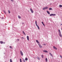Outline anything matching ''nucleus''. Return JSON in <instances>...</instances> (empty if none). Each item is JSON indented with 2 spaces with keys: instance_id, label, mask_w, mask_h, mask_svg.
I'll list each match as a JSON object with an SVG mask.
<instances>
[{
  "instance_id": "ddd939ff",
  "label": "nucleus",
  "mask_w": 62,
  "mask_h": 62,
  "mask_svg": "<svg viewBox=\"0 0 62 62\" xmlns=\"http://www.w3.org/2000/svg\"><path fill=\"white\" fill-rule=\"evenodd\" d=\"M49 54L52 57H53V55L52 54H51V53H49Z\"/></svg>"
},
{
  "instance_id": "bb28decb",
  "label": "nucleus",
  "mask_w": 62,
  "mask_h": 62,
  "mask_svg": "<svg viewBox=\"0 0 62 62\" xmlns=\"http://www.w3.org/2000/svg\"><path fill=\"white\" fill-rule=\"evenodd\" d=\"M3 11H4V13H5V14H6V12L5 11V10H3Z\"/></svg>"
},
{
  "instance_id": "c9c22d12",
  "label": "nucleus",
  "mask_w": 62,
  "mask_h": 62,
  "mask_svg": "<svg viewBox=\"0 0 62 62\" xmlns=\"http://www.w3.org/2000/svg\"><path fill=\"white\" fill-rule=\"evenodd\" d=\"M42 24L44 23H43V22H42Z\"/></svg>"
},
{
  "instance_id": "6e6552de",
  "label": "nucleus",
  "mask_w": 62,
  "mask_h": 62,
  "mask_svg": "<svg viewBox=\"0 0 62 62\" xmlns=\"http://www.w3.org/2000/svg\"><path fill=\"white\" fill-rule=\"evenodd\" d=\"M27 39L28 40H29V36H27Z\"/></svg>"
},
{
  "instance_id": "4c0bfd02",
  "label": "nucleus",
  "mask_w": 62,
  "mask_h": 62,
  "mask_svg": "<svg viewBox=\"0 0 62 62\" xmlns=\"http://www.w3.org/2000/svg\"><path fill=\"white\" fill-rule=\"evenodd\" d=\"M22 24H24V23H22Z\"/></svg>"
},
{
  "instance_id": "c85d7f7f",
  "label": "nucleus",
  "mask_w": 62,
  "mask_h": 62,
  "mask_svg": "<svg viewBox=\"0 0 62 62\" xmlns=\"http://www.w3.org/2000/svg\"><path fill=\"white\" fill-rule=\"evenodd\" d=\"M42 24L43 25H44V26H45V24H44V23H43Z\"/></svg>"
},
{
  "instance_id": "f704fd0d",
  "label": "nucleus",
  "mask_w": 62,
  "mask_h": 62,
  "mask_svg": "<svg viewBox=\"0 0 62 62\" xmlns=\"http://www.w3.org/2000/svg\"><path fill=\"white\" fill-rule=\"evenodd\" d=\"M22 39H24V38H23V37H22Z\"/></svg>"
},
{
  "instance_id": "0eeeda50",
  "label": "nucleus",
  "mask_w": 62,
  "mask_h": 62,
  "mask_svg": "<svg viewBox=\"0 0 62 62\" xmlns=\"http://www.w3.org/2000/svg\"><path fill=\"white\" fill-rule=\"evenodd\" d=\"M46 12L48 14H50V12H49V11H47Z\"/></svg>"
},
{
  "instance_id": "c756f323",
  "label": "nucleus",
  "mask_w": 62,
  "mask_h": 62,
  "mask_svg": "<svg viewBox=\"0 0 62 62\" xmlns=\"http://www.w3.org/2000/svg\"><path fill=\"white\" fill-rule=\"evenodd\" d=\"M20 62H22V60L21 59H20Z\"/></svg>"
},
{
  "instance_id": "5701e85b",
  "label": "nucleus",
  "mask_w": 62,
  "mask_h": 62,
  "mask_svg": "<svg viewBox=\"0 0 62 62\" xmlns=\"http://www.w3.org/2000/svg\"><path fill=\"white\" fill-rule=\"evenodd\" d=\"M49 16H53V14H52L50 15Z\"/></svg>"
},
{
  "instance_id": "f257e3e1",
  "label": "nucleus",
  "mask_w": 62,
  "mask_h": 62,
  "mask_svg": "<svg viewBox=\"0 0 62 62\" xmlns=\"http://www.w3.org/2000/svg\"><path fill=\"white\" fill-rule=\"evenodd\" d=\"M48 7H44L43 8V10H45V9H48Z\"/></svg>"
},
{
  "instance_id": "4be33fe9",
  "label": "nucleus",
  "mask_w": 62,
  "mask_h": 62,
  "mask_svg": "<svg viewBox=\"0 0 62 62\" xmlns=\"http://www.w3.org/2000/svg\"><path fill=\"white\" fill-rule=\"evenodd\" d=\"M37 59H38V60H40V58H39V57H37Z\"/></svg>"
},
{
  "instance_id": "aec40b11",
  "label": "nucleus",
  "mask_w": 62,
  "mask_h": 62,
  "mask_svg": "<svg viewBox=\"0 0 62 62\" xmlns=\"http://www.w3.org/2000/svg\"><path fill=\"white\" fill-rule=\"evenodd\" d=\"M28 60V58H25V60H26V61H27Z\"/></svg>"
},
{
  "instance_id": "393cba45",
  "label": "nucleus",
  "mask_w": 62,
  "mask_h": 62,
  "mask_svg": "<svg viewBox=\"0 0 62 62\" xmlns=\"http://www.w3.org/2000/svg\"><path fill=\"white\" fill-rule=\"evenodd\" d=\"M9 48H10V49H12V46H10Z\"/></svg>"
},
{
  "instance_id": "6ab92c4d",
  "label": "nucleus",
  "mask_w": 62,
  "mask_h": 62,
  "mask_svg": "<svg viewBox=\"0 0 62 62\" xmlns=\"http://www.w3.org/2000/svg\"><path fill=\"white\" fill-rule=\"evenodd\" d=\"M10 62H12V59H10Z\"/></svg>"
},
{
  "instance_id": "1a4fd4ad",
  "label": "nucleus",
  "mask_w": 62,
  "mask_h": 62,
  "mask_svg": "<svg viewBox=\"0 0 62 62\" xmlns=\"http://www.w3.org/2000/svg\"><path fill=\"white\" fill-rule=\"evenodd\" d=\"M0 42L1 44H3V43H4V42L3 41H0Z\"/></svg>"
},
{
  "instance_id": "f3484780",
  "label": "nucleus",
  "mask_w": 62,
  "mask_h": 62,
  "mask_svg": "<svg viewBox=\"0 0 62 62\" xmlns=\"http://www.w3.org/2000/svg\"><path fill=\"white\" fill-rule=\"evenodd\" d=\"M56 15V14H52V16H55Z\"/></svg>"
},
{
  "instance_id": "dca6fc26",
  "label": "nucleus",
  "mask_w": 62,
  "mask_h": 62,
  "mask_svg": "<svg viewBox=\"0 0 62 62\" xmlns=\"http://www.w3.org/2000/svg\"><path fill=\"white\" fill-rule=\"evenodd\" d=\"M18 18H19V19H21V16H18Z\"/></svg>"
},
{
  "instance_id": "9d476101",
  "label": "nucleus",
  "mask_w": 62,
  "mask_h": 62,
  "mask_svg": "<svg viewBox=\"0 0 62 62\" xmlns=\"http://www.w3.org/2000/svg\"><path fill=\"white\" fill-rule=\"evenodd\" d=\"M52 9H53L52 8H49V10H52Z\"/></svg>"
},
{
  "instance_id": "58836bf2",
  "label": "nucleus",
  "mask_w": 62,
  "mask_h": 62,
  "mask_svg": "<svg viewBox=\"0 0 62 62\" xmlns=\"http://www.w3.org/2000/svg\"><path fill=\"white\" fill-rule=\"evenodd\" d=\"M44 45H46V44H44Z\"/></svg>"
},
{
  "instance_id": "412c9836",
  "label": "nucleus",
  "mask_w": 62,
  "mask_h": 62,
  "mask_svg": "<svg viewBox=\"0 0 62 62\" xmlns=\"http://www.w3.org/2000/svg\"><path fill=\"white\" fill-rule=\"evenodd\" d=\"M59 7H60V8H62V5H59Z\"/></svg>"
},
{
  "instance_id": "2eb2a0df",
  "label": "nucleus",
  "mask_w": 62,
  "mask_h": 62,
  "mask_svg": "<svg viewBox=\"0 0 62 62\" xmlns=\"http://www.w3.org/2000/svg\"><path fill=\"white\" fill-rule=\"evenodd\" d=\"M46 62H47V61H48V59H47V58H46Z\"/></svg>"
},
{
  "instance_id": "473e14b6",
  "label": "nucleus",
  "mask_w": 62,
  "mask_h": 62,
  "mask_svg": "<svg viewBox=\"0 0 62 62\" xmlns=\"http://www.w3.org/2000/svg\"><path fill=\"white\" fill-rule=\"evenodd\" d=\"M59 34H61V31H59Z\"/></svg>"
},
{
  "instance_id": "7ed1b4c3",
  "label": "nucleus",
  "mask_w": 62,
  "mask_h": 62,
  "mask_svg": "<svg viewBox=\"0 0 62 62\" xmlns=\"http://www.w3.org/2000/svg\"><path fill=\"white\" fill-rule=\"evenodd\" d=\"M30 10L31 11V12L32 13H34V11H33V10L31 8H30Z\"/></svg>"
},
{
  "instance_id": "7c9ffc66",
  "label": "nucleus",
  "mask_w": 62,
  "mask_h": 62,
  "mask_svg": "<svg viewBox=\"0 0 62 62\" xmlns=\"http://www.w3.org/2000/svg\"><path fill=\"white\" fill-rule=\"evenodd\" d=\"M17 41H19V39H17Z\"/></svg>"
},
{
  "instance_id": "a19ab883",
  "label": "nucleus",
  "mask_w": 62,
  "mask_h": 62,
  "mask_svg": "<svg viewBox=\"0 0 62 62\" xmlns=\"http://www.w3.org/2000/svg\"><path fill=\"white\" fill-rule=\"evenodd\" d=\"M61 24V25H62V24Z\"/></svg>"
},
{
  "instance_id": "79ce46f5",
  "label": "nucleus",
  "mask_w": 62,
  "mask_h": 62,
  "mask_svg": "<svg viewBox=\"0 0 62 62\" xmlns=\"http://www.w3.org/2000/svg\"><path fill=\"white\" fill-rule=\"evenodd\" d=\"M52 4H50V5H51Z\"/></svg>"
},
{
  "instance_id": "2f4dec72",
  "label": "nucleus",
  "mask_w": 62,
  "mask_h": 62,
  "mask_svg": "<svg viewBox=\"0 0 62 62\" xmlns=\"http://www.w3.org/2000/svg\"><path fill=\"white\" fill-rule=\"evenodd\" d=\"M8 12L9 13H10V12L9 10H8Z\"/></svg>"
},
{
  "instance_id": "72a5a7b5",
  "label": "nucleus",
  "mask_w": 62,
  "mask_h": 62,
  "mask_svg": "<svg viewBox=\"0 0 62 62\" xmlns=\"http://www.w3.org/2000/svg\"><path fill=\"white\" fill-rule=\"evenodd\" d=\"M11 1H12V2H13L14 1H13V0H10Z\"/></svg>"
},
{
  "instance_id": "4468645a",
  "label": "nucleus",
  "mask_w": 62,
  "mask_h": 62,
  "mask_svg": "<svg viewBox=\"0 0 62 62\" xmlns=\"http://www.w3.org/2000/svg\"><path fill=\"white\" fill-rule=\"evenodd\" d=\"M35 24L36 25H37V22L36 21H35Z\"/></svg>"
},
{
  "instance_id": "a211bd4d",
  "label": "nucleus",
  "mask_w": 62,
  "mask_h": 62,
  "mask_svg": "<svg viewBox=\"0 0 62 62\" xmlns=\"http://www.w3.org/2000/svg\"><path fill=\"white\" fill-rule=\"evenodd\" d=\"M36 41L37 43H39V41L38 40H36Z\"/></svg>"
},
{
  "instance_id": "cd10ccee",
  "label": "nucleus",
  "mask_w": 62,
  "mask_h": 62,
  "mask_svg": "<svg viewBox=\"0 0 62 62\" xmlns=\"http://www.w3.org/2000/svg\"><path fill=\"white\" fill-rule=\"evenodd\" d=\"M23 62H25V60L24 59H23Z\"/></svg>"
},
{
  "instance_id": "f03ea898",
  "label": "nucleus",
  "mask_w": 62,
  "mask_h": 62,
  "mask_svg": "<svg viewBox=\"0 0 62 62\" xmlns=\"http://www.w3.org/2000/svg\"><path fill=\"white\" fill-rule=\"evenodd\" d=\"M20 54H21V55L22 56H23V52H22V51L21 50L20 51Z\"/></svg>"
},
{
  "instance_id": "a878e982",
  "label": "nucleus",
  "mask_w": 62,
  "mask_h": 62,
  "mask_svg": "<svg viewBox=\"0 0 62 62\" xmlns=\"http://www.w3.org/2000/svg\"><path fill=\"white\" fill-rule=\"evenodd\" d=\"M41 56L42 58H43V54H42L41 55Z\"/></svg>"
},
{
  "instance_id": "ea45409f",
  "label": "nucleus",
  "mask_w": 62,
  "mask_h": 62,
  "mask_svg": "<svg viewBox=\"0 0 62 62\" xmlns=\"http://www.w3.org/2000/svg\"><path fill=\"white\" fill-rule=\"evenodd\" d=\"M4 43H3V44H5V42H4Z\"/></svg>"
},
{
  "instance_id": "e433bc0d",
  "label": "nucleus",
  "mask_w": 62,
  "mask_h": 62,
  "mask_svg": "<svg viewBox=\"0 0 62 62\" xmlns=\"http://www.w3.org/2000/svg\"><path fill=\"white\" fill-rule=\"evenodd\" d=\"M58 31H59H59H60V30H58Z\"/></svg>"
},
{
  "instance_id": "f8f14e48",
  "label": "nucleus",
  "mask_w": 62,
  "mask_h": 62,
  "mask_svg": "<svg viewBox=\"0 0 62 62\" xmlns=\"http://www.w3.org/2000/svg\"><path fill=\"white\" fill-rule=\"evenodd\" d=\"M37 26L38 29L39 30V26H38V25H36Z\"/></svg>"
},
{
  "instance_id": "423d86ee",
  "label": "nucleus",
  "mask_w": 62,
  "mask_h": 62,
  "mask_svg": "<svg viewBox=\"0 0 62 62\" xmlns=\"http://www.w3.org/2000/svg\"><path fill=\"white\" fill-rule=\"evenodd\" d=\"M53 48L54 49H55V50H57V48H56V47H55L54 46H53Z\"/></svg>"
},
{
  "instance_id": "b1692460",
  "label": "nucleus",
  "mask_w": 62,
  "mask_h": 62,
  "mask_svg": "<svg viewBox=\"0 0 62 62\" xmlns=\"http://www.w3.org/2000/svg\"><path fill=\"white\" fill-rule=\"evenodd\" d=\"M59 35L61 37H62V35L61 34V33L59 34Z\"/></svg>"
},
{
  "instance_id": "9b49d317",
  "label": "nucleus",
  "mask_w": 62,
  "mask_h": 62,
  "mask_svg": "<svg viewBox=\"0 0 62 62\" xmlns=\"http://www.w3.org/2000/svg\"><path fill=\"white\" fill-rule=\"evenodd\" d=\"M23 33L24 35H26V34H25V33L24 32V31H23Z\"/></svg>"
},
{
  "instance_id": "20e7f679",
  "label": "nucleus",
  "mask_w": 62,
  "mask_h": 62,
  "mask_svg": "<svg viewBox=\"0 0 62 62\" xmlns=\"http://www.w3.org/2000/svg\"><path fill=\"white\" fill-rule=\"evenodd\" d=\"M38 45L39 46V48H42V46H41V45L40 44H38Z\"/></svg>"
},
{
  "instance_id": "39448f33",
  "label": "nucleus",
  "mask_w": 62,
  "mask_h": 62,
  "mask_svg": "<svg viewBox=\"0 0 62 62\" xmlns=\"http://www.w3.org/2000/svg\"><path fill=\"white\" fill-rule=\"evenodd\" d=\"M43 52H45V53H48V51H47L46 50H44L43 51Z\"/></svg>"
}]
</instances>
